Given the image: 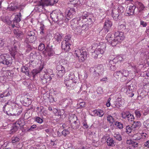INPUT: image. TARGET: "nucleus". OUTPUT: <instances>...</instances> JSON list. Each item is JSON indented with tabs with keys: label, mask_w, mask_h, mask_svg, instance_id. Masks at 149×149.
I'll use <instances>...</instances> for the list:
<instances>
[{
	"label": "nucleus",
	"mask_w": 149,
	"mask_h": 149,
	"mask_svg": "<svg viewBox=\"0 0 149 149\" xmlns=\"http://www.w3.org/2000/svg\"><path fill=\"white\" fill-rule=\"evenodd\" d=\"M106 45L104 43L100 42L98 45L97 44L93 45L92 47V50H95L93 52L92 51V57L96 59L100 54H103L105 50Z\"/></svg>",
	"instance_id": "f257e3e1"
},
{
	"label": "nucleus",
	"mask_w": 149,
	"mask_h": 149,
	"mask_svg": "<svg viewBox=\"0 0 149 149\" xmlns=\"http://www.w3.org/2000/svg\"><path fill=\"white\" fill-rule=\"evenodd\" d=\"M84 14L85 15H83L82 16L78 17L76 18L73 19L72 20V22H74L77 20V22L81 24L82 32V31L85 32L88 29V27L87 25L84 24H83V23L87 22L88 20V19L86 18L87 16V12H84Z\"/></svg>",
	"instance_id": "f03ea898"
},
{
	"label": "nucleus",
	"mask_w": 149,
	"mask_h": 149,
	"mask_svg": "<svg viewBox=\"0 0 149 149\" xmlns=\"http://www.w3.org/2000/svg\"><path fill=\"white\" fill-rule=\"evenodd\" d=\"M50 17L54 22H58V23L62 24L63 23L62 20L64 18L63 14L58 10L53 11L50 15Z\"/></svg>",
	"instance_id": "7ed1b4c3"
},
{
	"label": "nucleus",
	"mask_w": 149,
	"mask_h": 149,
	"mask_svg": "<svg viewBox=\"0 0 149 149\" xmlns=\"http://www.w3.org/2000/svg\"><path fill=\"white\" fill-rule=\"evenodd\" d=\"M74 54L80 62H82L86 59L88 55L86 50L84 49H77L75 50Z\"/></svg>",
	"instance_id": "20e7f679"
},
{
	"label": "nucleus",
	"mask_w": 149,
	"mask_h": 149,
	"mask_svg": "<svg viewBox=\"0 0 149 149\" xmlns=\"http://www.w3.org/2000/svg\"><path fill=\"white\" fill-rule=\"evenodd\" d=\"M0 63L10 66L12 63V58L7 54H4L0 56Z\"/></svg>",
	"instance_id": "39448f33"
},
{
	"label": "nucleus",
	"mask_w": 149,
	"mask_h": 149,
	"mask_svg": "<svg viewBox=\"0 0 149 149\" xmlns=\"http://www.w3.org/2000/svg\"><path fill=\"white\" fill-rule=\"evenodd\" d=\"M125 10L124 8L122 6H120L117 9L113 10L112 12V15L113 19L117 20L120 18L119 13H122Z\"/></svg>",
	"instance_id": "423d86ee"
},
{
	"label": "nucleus",
	"mask_w": 149,
	"mask_h": 149,
	"mask_svg": "<svg viewBox=\"0 0 149 149\" xmlns=\"http://www.w3.org/2000/svg\"><path fill=\"white\" fill-rule=\"evenodd\" d=\"M124 38L123 33L117 31L115 34V38L113 40L112 46H115L118 43L122 42Z\"/></svg>",
	"instance_id": "0eeeda50"
},
{
	"label": "nucleus",
	"mask_w": 149,
	"mask_h": 149,
	"mask_svg": "<svg viewBox=\"0 0 149 149\" xmlns=\"http://www.w3.org/2000/svg\"><path fill=\"white\" fill-rule=\"evenodd\" d=\"M24 124V120L22 118H20L15 123V126L11 130V133H14L17 131L19 127L23 126Z\"/></svg>",
	"instance_id": "6e6552de"
},
{
	"label": "nucleus",
	"mask_w": 149,
	"mask_h": 149,
	"mask_svg": "<svg viewBox=\"0 0 149 149\" xmlns=\"http://www.w3.org/2000/svg\"><path fill=\"white\" fill-rule=\"evenodd\" d=\"M136 85L134 84H132L130 85H127L125 88H124V91L127 95H129V96L130 97H132L134 95V93H132L133 90L135 88Z\"/></svg>",
	"instance_id": "1a4fd4ad"
},
{
	"label": "nucleus",
	"mask_w": 149,
	"mask_h": 149,
	"mask_svg": "<svg viewBox=\"0 0 149 149\" xmlns=\"http://www.w3.org/2000/svg\"><path fill=\"white\" fill-rule=\"evenodd\" d=\"M64 82L66 86L67 87H69V89H74L77 83V81L68 80V78L67 77L65 78Z\"/></svg>",
	"instance_id": "9d476101"
},
{
	"label": "nucleus",
	"mask_w": 149,
	"mask_h": 149,
	"mask_svg": "<svg viewBox=\"0 0 149 149\" xmlns=\"http://www.w3.org/2000/svg\"><path fill=\"white\" fill-rule=\"evenodd\" d=\"M40 78L42 83L44 84L47 83H49L52 79V77L50 74L47 72L42 75Z\"/></svg>",
	"instance_id": "9b49d317"
},
{
	"label": "nucleus",
	"mask_w": 149,
	"mask_h": 149,
	"mask_svg": "<svg viewBox=\"0 0 149 149\" xmlns=\"http://www.w3.org/2000/svg\"><path fill=\"white\" fill-rule=\"evenodd\" d=\"M58 1V0H41L40 4L42 6L49 5L52 6Z\"/></svg>",
	"instance_id": "f8f14e48"
},
{
	"label": "nucleus",
	"mask_w": 149,
	"mask_h": 149,
	"mask_svg": "<svg viewBox=\"0 0 149 149\" xmlns=\"http://www.w3.org/2000/svg\"><path fill=\"white\" fill-rule=\"evenodd\" d=\"M17 45L18 47L20 45L19 42H15L14 45L13 47H11L10 48H9V51L10 52L11 56L13 57L16 54L17 52Z\"/></svg>",
	"instance_id": "ddd939ff"
},
{
	"label": "nucleus",
	"mask_w": 149,
	"mask_h": 149,
	"mask_svg": "<svg viewBox=\"0 0 149 149\" xmlns=\"http://www.w3.org/2000/svg\"><path fill=\"white\" fill-rule=\"evenodd\" d=\"M75 13V10L74 8H67L65 12V17L67 19H70L72 18Z\"/></svg>",
	"instance_id": "4468645a"
},
{
	"label": "nucleus",
	"mask_w": 149,
	"mask_h": 149,
	"mask_svg": "<svg viewBox=\"0 0 149 149\" xmlns=\"http://www.w3.org/2000/svg\"><path fill=\"white\" fill-rule=\"evenodd\" d=\"M116 59L113 58V60L109 59L107 61V64L108 67L110 68L111 70H114L116 69L115 66V64L117 63Z\"/></svg>",
	"instance_id": "2eb2a0df"
},
{
	"label": "nucleus",
	"mask_w": 149,
	"mask_h": 149,
	"mask_svg": "<svg viewBox=\"0 0 149 149\" xmlns=\"http://www.w3.org/2000/svg\"><path fill=\"white\" fill-rule=\"evenodd\" d=\"M21 15L20 13L15 15V17L13 20V23L12 24V26L13 28H14L15 27H17L16 25H17V23L21 21Z\"/></svg>",
	"instance_id": "dca6fc26"
},
{
	"label": "nucleus",
	"mask_w": 149,
	"mask_h": 149,
	"mask_svg": "<svg viewBox=\"0 0 149 149\" xmlns=\"http://www.w3.org/2000/svg\"><path fill=\"white\" fill-rule=\"evenodd\" d=\"M112 25V23L109 19L105 20L104 28L106 33L109 31Z\"/></svg>",
	"instance_id": "f3484780"
},
{
	"label": "nucleus",
	"mask_w": 149,
	"mask_h": 149,
	"mask_svg": "<svg viewBox=\"0 0 149 149\" xmlns=\"http://www.w3.org/2000/svg\"><path fill=\"white\" fill-rule=\"evenodd\" d=\"M136 8V6L133 4L130 5L127 11L126 15L127 16H130L133 15L134 13L135 10Z\"/></svg>",
	"instance_id": "a211bd4d"
},
{
	"label": "nucleus",
	"mask_w": 149,
	"mask_h": 149,
	"mask_svg": "<svg viewBox=\"0 0 149 149\" xmlns=\"http://www.w3.org/2000/svg\"><path fill=\"white\" fill-rule=\"evenodd\" d=\"M71 44L63 42L61 43V48L64 51L67 52L69 51L70 49Z\"/></svg>",
	"instance_id": "6ab92c4d"
},
{
	"label": "nucleus",
	"mask_w": 149,
	"mask_h": 149,
	"mask_svg": "<svg viewBox=\"0 0 149 149\" xmlns=\"http://www.w3.org/2000/svg\"><path fill=\"white\" fill-rule=\"evenodd\" d=\"M72 100L70 99H64L62 100V104L65 107L70 105L72 104Z\"/></svg>",
	"instance_id": "aec40b11"
},
{
	"label": "nucleus",
	"mask_w": 149,
	"mask_h": 149,
	"mask_svg": "<svg viewBox=\"0 0 149 149\" xmlns=\"http://www.w3.org/2000/svg\"><path fill=\"white\" fill-rule=\"evenodd\" d=\"M11 94V91L10 89L8 88L2 94H0V97L1 98L4 97H8Z\"/></svg>",
	"instance_id": "412c9836"
},
{
	"label": "nucleus",
	"mask_w": 149,
	"mask_h": 149,
	"mask_svg": "<svg viewBox=\"0 0 149 149\" xmlns=\"http://www.w3.org/2000/svg\"><path fill=\"white\" fill-rule=\"evenodd\" d=\"M118 29L121 31V32L123 33L127 32L129 31V29L126 28L125 24H121L118 26Z\"/></svg>",
	"instance_id": "4be33fe9"
},
{
	"label": "nucleus",
	"mask_w": 149,
	"mask_h": 149,
	"mask_svg": "<svg viewBox=\"0 0 149 149\" xmlns=\"http://www.w3.org/2000/svg\"><path fill=\"white\" fill-rule=\"evenodd\" d=\"M136 4L138 10V13L144 10L145 7L143 3L139 2H137Z\"/></svg>",
	"instance_id": "5701e85b"
},
{
	"label": "nucleus",
	"mask_w": 149,
	"mask_h": 149,
	"mask_svg": "<svg viewBox=\"0 0 149 149\" xmlns=\"http://www.w3.org/2000/svg\"><path fill=\"white\" fill-rule=\"evenodd\" d=\"M45 50L46 52V54L49 57L52 56L54 54L53 50L50 48L47 47L46 48Z\"/></svg>",
	"instance_id": "b1692460"
},
{
	"label": "nucleus",
	"mask_w": 149,
	"mask_h": 149,
	"mask_svg": "<svg viewBox=\"0 0 149 149\" xmlns=\"http://www.w3.org/2000/svg\"><path fill=\"white\" fill-rule=\"evenodd\" d=\"M27 40H26L25 42L27 43L28 42L32 43L36 41V37L35 36H26Z\"/></svg>",
	"instance_id": "393cba45"
},
{
	"label": "nucleus",
	"mask_w": 149,
	"mask_h": 149,
	"mask_svg": "<svg viewBox=\"0 0 149 149\" xmlns=\"http://www.w3.org/2000/svg\"><path fill=\"white\" fill-rule=\"evenodd\" d=\"M141 56L146 59H149V52L147 51L143 52L141 53Z\"/></svg>",
	"instance_id": "a878e982"
},
{
	"label": "nucleus",
	"mask_w": 149,
	"mask_h": 149,
	"mask_svg": "<svg viewBox=\"0 0 149 149\" xmlns=\"http://www.w3.org/2000/svg\"><path fill=\"white\" fill-rule=\"evenodd\" d=\"M14 32L17 38L21 39L23 37V33L22 31L15 30Z\"/></svg>",
	"instance_id": "bb28decb"
},
{
	"label": "nucleus",
	"mask_w": 149,
	"mask_h": 149,
	"mask_svg": "<svg viewBox=\"0 0 149 149\" xmlns=\"http://www.w3.org/2000/svg\"><path fill=\"white\" fill-rule=\"evenodd\" d=\"M141 125V123L139 121H134L131 127L132 128H139Z\"/></svg>",
	"instance_id": "cd10ccee"
},
{
	"label": "nucleus",
	"mask_w": 149,
	"mask_h": 149,
	"mask_svg": "<svg viewBox=\"0 0 149 149\" xmlns=\"http://www.w3.org/2000/svg\"><path fill=\"white\" fill-rule=\"evenodd\" d=\"M107 144L108 146H113L115 145V141L111 138H108L107 140Z\"/></svg>",
	"instance_id": "c85d7f7f"
},
{
	"label": "nucleus",
	"mask_w": 149,
	"mask_h": 149,
	"mask_svg": "<svg viewBox=\"0 0 149 149\" xmlns=\"http://www.w3.org/2000/svg\"><path fill=\"white\" fill-rule=\"evenodd\" d=\"M68 80H71L73 81H77V78L75 77L74 73L73 72H70L68 75Z\"/></svg>",
	"instance_id": "c756f323"
},
{
	"label": "nucleus",
	"mask_w": 149,
	"mask_h": 149,
	"mask_svg": "<svg viewBox=\"0 0 149 149\" xmlns=\"http://www.w3.org/2000/svg\"><path fill=\"white\" fill-rule=\"evenodd\" d=\"M22 72L25 73L27 75H29V71L28 68L25 66H23L21 68Z\"/></svg>",
	"instance_id": "7c9ffc66"
},
{
	"label": "nucleus",
	"mask_w": 149,
	"mask_h": 149,
	"mask_svg": "<svg viewBox=\"0 0 149 149\" xmlns=\"http://www.w3.org/2000/svg\"><path fill=\"white\" fill-rule=\"evenodd\" d=\"M62 37V34L57 33L55 34L54 38L58 42H60L61 41Z\"/></svg>",
	"instance_id": "2f4dec72"
},
{
	"label": "nucleus",
	"mask_w": 149,
	"mask_h": 149,
	"mask_svg": "<svg viewBox=\"0 0 149 149\" xmlns=\"http://www.w3.org/2000/svg\"><path fill=\"white\" fill-rule=\"evenodd\" d=\"M111 34L110 33H108L106 36V38L107 41L112 46L113 40L111 39Z\"/></svg>",
	"instance_id": "473e14b6"
},
{
	"label": "nucleus",
	"mask_w": 149,
	"mask_h": 149,
	"mask_svg": "<svg viewBox=\"0 0 149 149\" xmlns=\"http://www.w3.org/2000/svg\"><path fill=\"white\" fill-rule=\"evenodd\" d=\"M70 2L71 3L70 4H73L75 7L79 6L80 4L79 0H73L70 1Z\"/></svg>",
	"instance_id": "72a5a7b5"
},
{
	"label": "nucleus",
	"mask_w": 149,
	"mask_h": 149,
	"mask_svg": "<svg viewBox=\"0 0 149 149\" xmlns=\"http://www.w3.org/2000/svg\"><path fill=\"white\" fill-rule=\"evenodd\" d=\"M71 36L70 35H68L65 37V40L63 42L71 44Z\"/></svg>",
	"instance_id": "f704fd0d"
},
{
	"label": "nucleus",
	"mask_w": 149,
	"mask_h": 149,
	"mask_svg": "<svg viewBox=\"0 0 149 149\" xmlns=\"http://www.w3.org/2000/svg\"><path fill=\"white\" fill-rule=\"evenodd\" d=\"M141 138V135L140 133H137L135 134L132 137V139L134 140H138Z\"/></svg>",
	"instance_id": "c9c22d12"
},
{
	"label": "nucleus",
	"mask_w": 149,
	"mask_h": 149,
	"mask_svg": "<svg viewBox=\"0 0 149 149\" xmlns=\"http://www.w3.org/2000/svg\"><path fill=\"white\" fill-rule=\"evenodd\" d=\"M40 33L41 35H43L45 33V26L43 24H41L39 29Z\"/></svg>",
	"instance_id": "e433bc0d"
},
{
	"label": "nucleus",
	"mask_w": 149,
	"mask_h": 149,
	"mask_svg": "<svg viewBox=\"0 0 149 149\" xmlns=\"http://www.w3.org/2000/svg\"><path fill=\"white\" fill-rule=\"evenodd\" d=\"M113 136L118 141H120L122 140V137L121 135L118 133H115L114 134Z\"/></svg>",
	"instance_id": "4c0bfd02"
},
{
	"label": "nucleus",
	"mask_w": 149,
	"mask_h": 149,
	"mask_svg": "<svg viewBox=\"0 0 149 149\" xmlns=\"http://www.w3.org/2000/svg\"><path fill=\"white\" fill-rule=\"evenodd\" d=\"M10 105L9 104H8V102H7V103H6V104L4 105L3 106V111L5 113H6L7 115H10V114H11V113L10 114H8L7 113V111H6V109H7V108H9V107Z\"/></svg>",
	"instance_id": "58836bf2"
},
{
	"label": "nucleus",
	"mask_w": 149,
	"mask_h": 149,
	"mask_svg": "<svg viewBox=\"0 0 149 149\" xmlns=\"http://www.w3.org/2000/svg\"><path fill=\"white\" fill-rule=\"evenodd\" d=\"M130 74V72L127 70H124L122 72L121 74L123 75L124 77H127L129 76Z\"/></svg>",
	"instance_id": "ea45409f"
},
{
	"label": "nucleus",
	"mask_w": 149,
	"mask_h": 149,
	"mask_svg": "<svg viewBox=\"0 0 149 149\" xmlns=\"http://www.w3.org/2000/svg\"><path fill=\"white\" fill-rule=\"evenodd\" d=\"M130 114L128 111L123 112L122 113V117L123 118L127 119Z\"/></svg>",
	"instance_id": "a19ab883"
},
{
	"label": "nucleus",
	"mask_w": 149,
	"mask_h": 149,
	"mask_svg": "<svg viewBox=\"0 0 149 149\" xmlns=\"http://www.w3.org/2000/svg\"><path fill=\"white\" fill-rule=\"evenodd\" d=\"M81 24L77 26L75 29V32H77L78 34H80L82 32V30H81Z\"/></svg>",
	"instance_id": "79ce46f5"
},
{
	"label": "nucleus",
	"mask_w": 149,
	"mask_h": 149,
	"mask_svg": "<svg viewBox=\"0 0 149 149\" xmlns=\"http://www.w3.org/2000/svg\"><path fill=\"white\" fill-rule=\"evenodd\" d=\"M107 120L110 123H113L114 122V118L111 116L109 115L107 117Z\"/></svg>",
	"instance_id": "37998d69"
},
{
	"label": "nucleus",
	"mask_w": 149,
	"mask_h": 149,
	"mask_svg": "<svg viewBox=\"0 0 149 149\" xmlns=\"http://www.w3.org/2000/svg\"><path fill=\"white\" fill-rule=\"evenodd\" d=\"M115 125L120 129H122L123 128V124L120 122H116L115 123Z\"/></svg>",
	"instance_id": "c03bdc74"
},
{
	"label": "nucleus",
	"mask_w": 149,
	"mask_h": 149,
	"mask_svg": "<svg viewBox=\"0 0 149 149\" xmlns=\"http://www.w3.org/2000/svg\"><path fill=\"white\" fill-rule=\"evenodd\" d=\"M19 138L17 137H13L12 138V142L13 144L19 141Z\"/></svg>",
	"instance_id": "a18cd8bd"
},
{
	"label": "nucleus",
	"mask_w": 149,
	"mask_h": 149,
	"mask_svg": "<svg viewBox=\"0 0 149 149\" xmlns=\"http://www.w3.org/2000/svg\"><path fill=\"white\" fill-rule=\"evenodd\" d=\"M56 69L57 70H62V71L63 70L65 71L64 66H62L61 64H59L57 66Z\"/></svg>",
	"instance_id": "49530a36"
},
{
	"label": "nucleus",
	"mask_w": 149,
	"mask_h": 149,
	"mask_svg": "<svg viewBox=\"0 0 149 149\" xmlns=\"http://www.w3.org/2000/svg\"><path fill=\"white\" fill-rule=\"evenodd\" d=\"M77 121L75 120L74 121L72 126V128L74 129H77L79 127V125L77 123Z\"/></svg>",
	"instance_id": "de8ad7c7"
},
{
	"label": "nucleus",
	"mask_w": 149,
	"mask_h": 149,
	"mask_svg": "<svg viewBox=\"0 0 149 149\" xmlns=\"http://www.w3.org/2000/svg\"><path fill=\"white\" fill-rule=\"evenodd\" d=\"M104 114V113L103 111L101 110L98 109L97 113V116H98L99 117H102Z\"/></svg>",
	"instance_id": "09e8293b"
},
{
	"label": "nucleus",
	"mask_w": 149,
	"mask_h": 149,
	"mask_svg": "<svg viewBox=\"0 0 149 149\" xmlns=\"http://www.w3.org/2000/svg\"><path fill=\"white\" fill-rule=\"evenodd\" d=\"M134 119V116L131 114H130L127 118V119L129 122L133 121Z\"/></svg>",
	"instance_id": "8fccbe9b"
},
{
	"label": "nucleus",
	"mask_w": 149,
	"mask_h": 149,
	"mask_svg": "<svg viewBox=\"0 0 149 149\" xmlns=\"http://www.w3.org/2000/svg\"><path fill=\"white\" fill-rule=\"evenodd\" d=\"M58 72H57V75L59 77H62L64 74L65 71H64L63 70L62 71V70H58Z\"/></svg>",
	"instance_id": "3c124183"
},
{
	"label": "nucleus",
	"mask_w": 149,
	"mask_h": 149,
	"mask_svg": "<svg viewBox=\"0 0 149 149\" xmlns=\"http://www.w3.org/2000/svg\"><path fill=\"white\" fill-rule=\"evenodd\" d=\"M143 125L145 127L147 128H149V118L145 121L143 123Z\"/></svg>",
	"instance_id": "603ef678"
},
{
	"label": "nucleus",
	"mask_w": 149,
	"mask_h": 149,
	"mask_svg": "<svg viewBox=\"0 0 149 149\" xmlns=\"http://www.w3.org/2000/svg\"><path fill=\"white\" fill-rule=\"evenodd\" d=\"M24 101L26 103H28L27 105H29L31 103V99L27 97H25L24 99Z\"/></svg>",
	"instance_id": "864d4df0"
},
{
	"label": "nucleus",
	"mask_w": 149,
	"mask_h": 149,
	"mask_svg": "<svg viewBox=\"0 0 149 149\" xmlns=\"http://www.w3.org/2000/svg\"><path fill=\"white\" fill-rule=\"evenodd\" d=\"M114 58L116 59V61L117 63L118 61H122L123 58L122 55H120L115 57Z\"/></svg>",
	"instance_id": "5fc2aeb1"
},
{
	"label": "nucleus",
	"mask_w": 149,
	"mask_h": 149,
	"mask_svg": "<svg viewBox=\"0 0 149 149\" xmlns=\"http://www.w3.org/2000/svg\"><path fill=\"white\" fill-rule=\"evenodd\" d=\"M70 133L69 131L67 129H65L62 132V134L64 136H66Z\"/></svg>",
	"instance_id": "6e6d98bb"
},
{
	"label": "nucleus",
	"mask_w": 149,
	"mask_h": 149,
	"mask_svg": "<svg viewBox=\"0 0 149 149\" xmlns=\"http://www.w3.org/2000/svg\"><path fill=\"white\" fill-rule=\"evenodd\" d=\"M36 121L38 123L40 124L42 123L43 122L42 119L39 117H37L36 118Z\"/></svg>",
	"instance_id": "4d7b16f0"
},
{
	"label": "nucleus",
	"mask_w": 149,
	"mask_h": 149,
	"mask_svg": "<svg viewBox=\"0 0 149 149\" xmlns=\"http://www.w3.org/2000/svg\"><path fill=\"white\" fill-rule=\"evenodd\" d=\"M39 72V71L38 70L36 69H34L32 70L31 72L33 76H34L37 74Z\"/></svg>",
	"instance_id": "13d9d810"
},
{
	"label": "nucleus",
	"mask_w": 149,
	"mask_h": 149,
	"mask_svg": "<svg viewBox=\"0 0 149 149\" xmlns=\"http://www.w3.org/2000/svg\"><path fill=\"white\" fill-rule=\"evenodd\" d=\"M13 4H11L8 6V9L9 10H13L15 9V7L12 6Z\"/></svg>",
	"instance_id": "bf43d9fd"
},
{
	"label": "nucleus",
	"mask_w": 149,
	"mask_h": 149,
	"mask_svg": "<svg viewBox=\"0 0 149 149\" xmlns=\"http://www.w3.org/2000/svg\"><path fill=\"white\" fill-rule=\"evenodd\" d=\"M45 48V45L43 44H41L38 47V49L40 51H42Z\"/></svg>",
	"instance_id": "052dcab7"
},
{
	"label": "nucleus",
	"mask_w": 149,
	"mask_h": 149,
	"mask_svg": "<svg viewBox=\"0 0 149 149\" xmlns=\"http://www.w3.org/2000/svg\"><path fill=\"white\" fill-rule=\"evenodd\" d=\"M135 115L136 117L137 118H140L141 116V114L140 112L138 111H135Z\"/></svg>",
	"instance_id": "680f3d73"
},
{
	"label": "nucleus",
	"mask_w": 149,
	"mask_h": 149,
	"mask_svg": "<svg viewBox=\"0 0 149 149\" xmlns=\"http://www.w3.org/2000/svg\"><path fill=\"white\" fill-rule=\"evenodd\" d=\"M97 92L99 94H102L103 92V89L101 87H99L98 88Z\"/></svg>",
	"instance_id": "e2e57ef3"
},
{
	"label": "nucleus",
	"mask_w": 149,
	"mask_h": 149,
	"mask_svg": "<svg viewBox=\"0 0 149 149\" xmlns=\"http://www.w3.org/2000/svg\"><path fill=\"white\" fill-rule=\"evenodd\" d=\"M35 34L33 31H30L29 32H28L27 35V36H35Z\"/></svg>",
	"instance_id": "0e129e2a"
},
{
	"label": "nucleus",
	"mask_w": 149,
	"mask_h": 149,
	"mask_svg": "<svg viewBox=\"0 0 149 149\" xmlns=\"http://www.w3.org/2000/svg\"><path fill=\"white\" fill-rule=\"evenodd\" d=\"M126 130L128 134L130 133L131 132V128L129 126H127Z\"/></svg>",
	"instance_id": "69168bd1"
},
{
	"label": "nucleus",
	"mask_w": 149,
	"mask_h": 149,
	"mask_svg": "<svg viewBox=\"0 0 149 149\" xmlns=\"http://www.w3.org/2000/svg\"><path fill=\"white\" fill-rule=\"evenodd\" d=\"M79 107H80L81 108H83L85 107V103L84 102H80L79 104Z\"/></svg>",
	"instance_id": "338daca9"
},
{
	"label": "nucleus",
	"mask_w": 149,
	"mask_h": 149,
	"mask_svg": "<svg viewBox=\"0 0 149 149\" xmlns=\"http://www.w3.org/2000/svg\"><path fill=\"white\" fill-rule=\"evenodd\" d=\"M6 78L4 76L0 77V82L1 83H3L5 81Z\"/></svg>",
	"instance_id": "774afa93"
}]
</instances>
